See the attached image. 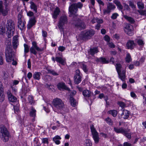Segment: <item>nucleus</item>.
<instances>
[{
	"label": "nucleus",
	"instance_id": "62",
	"mask_svg": "<svg viewBox=\"0 0 146 146\" xmlns=\"http://www.w3.org/2000/svg\"><path fill=\"white\" fill-rule=\"evenodd\" d=\"M1 29V34H3L5 33L6 30L5 28L2 27Z\"/></svg>",
	"mask_w": 146,
	"mask_h": 146
},
{
	"label": "nucleus",
	"instance_id": "61",
	"mask_svg": "<svg viewBox=\"0 0 146 146\" xmlns=\"http://www.w3.org/2000/svg\"><path fill=\"white\" fill-rule=\"evenodd\" d=\"M108 45L111 48H114L115 47V45L112 42H109Z\"/></svg>",
	"mask_w": 146,
	"mask_h": 146
},
{
	"label": "nucleus",
	"instance_id": "41",
	"mask_svg": "<svg viewBox=\"0 0 146 146\" xmlns=\"http://www.w3.org/2000/svg\"><path fill=\"white\" fill-rule=\"evenodd\" d=\"M115 66L117 72L121 71V69L122 68V66L120 64L117 63L116 64Z\"/></svg>",
	"mask_w": 146,
	"mask_h": 146
},
{
	"label": "nucleus",
	"instance_id": "53",
	"mask_svg": "<svg viewBox=\"0 0 146 146\" xmlns=\"http://www.w3.org/2000/svg\"><path fill=\"white\" fill-rule=\"evenodd\" d=\"M86 146H92V144L90 140L87 139L86 140Z\"/></svg>",
	"mask_w": 146,
	"mask_h": 146
},
{
	"label": "nucleus",
	"instance_id": "42",
	"mask_svg": "<svg viewBox=\"0 0 146 146\" xmlns=\"http://www.w3.org/2000/svg\"><path fill=\"white\" fill-rule=\"evenodd\" d=\"M24 53L25 55L26 53L29 52V49L28 45L26 44H24Z\"/></svg>",
	"mask_w": 146,
	"mask_h": 146
},
{
	"label": "nucleus",
	"instance_id": "29",
	"mask_svg": "<svg viewBox=\"0 0 146 146\" xmlns=\"http://www.w3.org/2000/svg\"><path fill=\"white\" fill-rule=\"evenodd\" d=\"M30 3L31 4L30 8L31 9H33L35 13H37V6L32 1L30 2Z\"/></svg>",
	"mask_w": 146,
	"mask_h": 146
},
{
	"label": "nucleus",
	"instance_id": "10",
	"mask_svg": "<svg viewBox=\"0 0 146 146\" xmlns=\"http://www.w3.org/2000/svg\"><path fill=\"white\" fill-rule=\"evenodd\" d=\"M125 28V31L128 35L131 36L133 35V27L132 25L129 24H128L126 25Z\"/></svg>",
	"mask_w": 146,
	"mask_h": 146
},
{
	"label": "nucleus",
	"instance_id": "35",
	"mask_svg": "<svg viewBox=\"0 0 146 146\" xmlns=\"http://www.w3.org/2000/svg\"><path fill=\"white\" fill-rule=\"evenodd\" d=\"M107 7L111 11V10L114 9L115 7L114 5L111 3H109L107 5Z\"/></svg>",
	"mask_w": 146,
	"mask_h": 146
},
{
	"label": "nucleus",
	"instance_id": "1",
	"mask_svg": "<svg viewBox=\"0 0 146 146\" xmlns=\"http://www.w3.org/2000/svg\"><path fill=\"white\" fill-rule=\"evenodd\" d=\"M95 33V31L92 29L82 32L78 35L77 39V40H85L90 39L94 35Z\"/></svg>",
	"mask_w": 146,
	"mask_h": 146
},
{
	"label": "nucleus",
	"instance_id": "34",
	"mask_svg": "<svg viewBox=\"0 0 146 146\" xmlns=\"http://www.w3.org/2000/svg\"><path fill=\"white\" fill-rule=\"evenodd\" d=\"M70 102L71 106L74 107L76 106V100L72 97H70Z\"/></svg>",
	"mask_w": 146,
	"mask_h": 146
},
{
	"label": "nucleus",
	"instance_id": "45",
	"mask_svg": "<svg viewBox=\"0 0 146 146\" xmlns=\"http://www.w3.org/2000/svg\"><path fill=\"white\" fill-rule=\"evenodd\" d=\"M131 60V58L130 54H127L125 58L126 62L129 63Z\"/></svg>",
	"mask_w": 146,
	"mask_h": 146
},
{
	"label": "nucleus",
	"instance_id": "63",
	"mask_svg": "<svg viewBox=\"0 0 146 146\" xmlns=\"http://www.w3.org/2000/svg\"><path fill=\"white\" fill-rule=\"evenodd\" d=\"M104 40L107 42H109L110 40L109 37L108 35H106L104 37Z\"/></svg>",
	"mask_w": 146,
	"mask_h": 146
},
{
	"label": "nucleus",
	"instance_id": "30",
	"mask_svg": "<svg viewBox=\"0 0 146 146\" xmlns=\"http://www.w3.org/2000/svg\"><path fill=\"white\" fill-rule=\"evenodd\" d=\"M41 74L40 72H35L33 74V78L35 79L38 80L40 79V76Z\"/></svg>",
	"mask_w": 146,
	"mask_h": 146
},
{
	"label": "nucleus",
	"instance_id": "39",
	"mask_svg": "<svg viewBox=\"0 0 146 146\" xmlns=\"http://www.w3.org/2000/svg\"><path fill=\"white\" fill-rule=\"evenodd\" d=\"M105 121L106 122V123L110 125H112L113 123V121H112V119L109 117H108L106 118Z\"/></svg>",
	"mask_w": 146,
	"mask_h": 146
},
{
	"label": "nucleus",
	"instance_id": "12",
	"mask_svg": "<svg viewBox=\"0 0 146 146\" xmlns=\"http://www.w3.org/2000/svg\"><path fill=\"white\" fill-rule=\"evenodd\" d=\"M127 49H133L135 46V43L133 40H129L126 44Z\"/></svg>",
	"mask_w": 146,
	"mask_h": 146
},
{
	"label": "nucleus",
	"instance_id": "60",
	"mask_svg": "<svg viewBox=\"0 0 146 146\" xmlns=\"http://www.w3.org/2000/svg\"><path fill=\"white\" fill-rule=\"evenodd\" d=\"M124 8L127 10H129L130 9L129 6L126 3H124Z\"/></svg>",
	"mask_w": 146,
	"mask_h": 146
},
{
	"label": "nucleus",
	"instance_id": "36",
	"mask_svg": "<svg viewBox=\"0 0 146 146\" xmlns=\"http://www.w3.org/2000/svg\"><path fill=\"white\" fill-rule=\"evenodd\" d=\"M98 61L102 62L103 64H108L109 63V61L103 57L100 58L98 59Z\"/></svg>",
	"mask_w": 146,
	"mask_h": 146
},
{
	"label": "nucleus",
	"instance_id": "55",
	"mask_svg": "<svg viewBox=\"0 0 146 146\" xmlns=\"http://www.w3.org/2000/svg\"><path fill=\"white\" fill-rule=\"evenodd\" d=\"M42 143L44 144H48V142L47 138H43L42 139Z\"/></svg>",
	"mask_w": 146,
	"mask_h": 146
},
{
	"label": "nucleus",
	"instance_id": "4",
	"mask_svg": "<svg viewBox=\"0 0 146 146\" xmlns=\"http://www.w3.org/2000/svg\"><path fill=\"white\" fill-rule=\"evenodd\" d=\"M83 6V4L80 2L73 3L69 6V11L71 15L77 13L78 8L81 9Z\"/></svg>",
	"mask_w": 146,
	"mask_h": 146
},
{
	"label": "nucleus",
	"instance_id": "7",
	"mask_svg": "<svg viewBox=\"0 0 146 146\" xmlns=\"http://www.w3.org/2000/svg\"><path fill=\"white\" fill-rule=\"evenodd\" d=\"M90 128L91 130L92 137L95 143H98L100 140L98 133L96 131V129L94 128V125L93 124L90 125Z\"/></svg>",
	"mask_w": 146,
	"mask_h": 146
},
{
	"label": "nucleus",
	"instance_id": "40",
	"mask_svg": "<svg viewBox=\"0 0 146 146\" xmlns=\"http://www.w3.org/2000/svg\"><path fill=\"white\" fill-rule=\"evenodd\" d=\"M125 18L127 20L131 23L133 24L135 22L133 18L130 17L125 16Z\"/></svg>",
	"mask_w": 146,
	"mask_h": 146
},
{
	"label": "nucleus",
	"instance_id": "18",
	"mask_svg": "<svg viewBox=\"0 0 146 146\" xmlns=\"http://www.w3.org/2000/svg\"><path fill=\"white\" fill-rule=\"evenodd\" d=\"M3 3V2L1 1V13L3 16H5L7 14L8 9L7 7L8 5L7 6H5V9H3L2 7Z\"/></svg>",
	"mask_w": 146,
	"mask_h": 146
},
{
	"label": "nucleus",
	"instance_id": "9",
	"mask_svg": "<svg viewBox=\"0 0 146 146\" xmlns=\"http://www.w3.org/2000/svg\"><path fill=\"white\" fill-rule=\"evenodd\" d=\"M73 24L76 27L80 29H84L86 27L84 23L79 19L76 18V20H74Z\"/></svg>",
	"mask_w": 146,
	"mask_h": 146
},
{
	"label": "nucleus",
	"instance_id": "21",
	"mask_svg": "<svg viewBox=\"0 0 146 146\" xmlns=\"http://www.w3.org/2000/svg\"><path fill=\"white\" fill-rule=\"evenodd\" d=\"M130 114L129 111L126 110H123L121 115L122 117L124 119H127L129 117Z\"/></svg>",
	"mask_w": 146,
	"mask_h": 146
},
{
	"label": "nucleus",
	"instance_id": "38",
	"mask_svg": "<svg viewBox=\"0 0 146 146\" xmlns=\"http://www.w3.org/2000/svg\"><path fill=\"white\" fill-rule=\"evenodd\" d=\"M28 100L29 101V103L31 104H33L35 103V101L34 100L33 97L31 95L28 96Z\"/></svg>",
	"mask_w": 146,
	"mask_h": 146
},
{
	"label": "nucleus",
	"instance_id": "43",
	"mask_svg": "<svg viewBox=\"0 0 146 146\" xmlns=\"http://www.w3.org/2000/svg\"><path fill=\"white\" fill-rule=\"evenodd\" d=\"M137 5L138 8L139 9H141L144 8V5L142 2H141L140 1L138 2L137 3Z\"/></svg>",
	"mask_w": 146,
	"mask_h": 146
},
{
	"label": "nucleus",
	"instance_id": "16",
	"mask_svg": "<svg viewBox=\"0 0 146 146\" xmlns=\"http://www.w3.org/2000/svg\"><path fill=\"white\" fill-rule=\"evenodd\" d=\"M36 22V21L35 17L30 19L27 25L28 29H30L33 26L35 25Z\"/></svg>",
	"mask_w": 146,
	"mask_h": 146
},
{
	"label": "nucleus",
	"instance_id": "15",
	"mask_svg": "<svg viewBox=\"0 0 146 146\" xmlns=\"http://www.w3.org/2000/svg\"><path fill=\"white\" fill-rule=\"evenodd\" d=\"M36 111L35 109L33 107H31L30 111L29 112V115L31 117H33L32 119L33 122L35 121V117L36 115Z\"/></svg>",
	"mask_w": 146,
	"mask_h": 146
},
{
	"label": "nucleus",
	"instance_id": "51",
	"mask_svg": "<svg viewBox=\"0 0 146 146\" xmlns=\"http://www.w3.org/2000/svg\"><path fill=\"white\" fill-rule=\"evenodd\" d=\"M118 16L119 15L117 13H114L112 14L111 16V18L113 19H116Z\"/></svg>",
	"mask_w": 146,
	"mask_h": 146
},
{
	"label": "nucleus",
	"instance_id": "49",
	"mask_svg": "<svg viewBox=\"0 0 146 146\" xmlns=\"http://www.w3.org/2000/svg\"><path fill=\"white\" fill-rule=\"evenodd\" d=\"M123 134L129 139L131 138V134L128 133L127 131L125 130V132Z\"/></svg>",
	"mask_w": 146,
	"mask_h": 146
},
{
	"label": "nucleus",
	"instance_id": "26",
	"mask_svg": "<svg viewBox=\"0 0 146 146\" xmlns=\"http://www.w3.org/2000/svg\"><path fill=\"white\" fill-rule=\"evenodd\" d=\"M82 94L84 97L89 98L91 96V92L88 90H85L83 91Z\"/></svg>",
	"mask_w": 146,
	"mask_h": 146
},
{
	"label": "nucleus",
	"instance_id": "33",
	"mask_svg": "<svg viewBox=\"0 0 146 146\" xmlns=\"http://www.w3.org/2000/svg\"><path fill=\"white\" fill-rule=\"evenodd\" d=\"M3 88L2 89V86H1V102H4L5 98V96L3 93V91L2 90Z\"/></svg>",
	"mask_w": 146,
	"mask_h": 146
},
{
	"label": "nucleus",
	"instance_id": "13",
	"mask_svg": "<svg viewBox=\"0 0 146 146\" xmlns=\"http://www.w3.org/2000/svg\"><path fill=\"white\" fill-rule=\"evenodd\" d=\"M8 100L10 102H14L16 101L17 98L13 95L10 91H8L7 92Z\"/></svg>",
	"mask_w": 146,
	"mask_h": 146
},
{
	"label": "nucleus",
	"instance_id": "59",
	"mask_svg": "<svg viewBox=\"0 0 146 146\" xmlns=\"http://www.w3.org/2000/svg\"><path fill=\"white\" fill-rule=\"evenodd\" d=\"M27 14L29 17H32L34 15V13L31 11H29L27 12Z\"/></svg>",
	"mask_w": 146,
	"mask_h": 146
},
{
	"label": "nucleus",
	"instance_id": "57",
	"mask_svg": "<svg viewBox=\"0 0 146 146\" xmlns=\"http://www.w3.org/2000/svg\"><path fill=\"white\" fill-rule=\"evenodd\" d=\"M58 49L60 51L62 52L65 50V48L62 46H60L58 47Z\"/></svg>",
	"mask_w": 146,
	"mask_h": 146
},
{
	"label": "nucleus",
	"instance_id": "54",
	"mask_svg": "<svg viewBox=\"0 0 146 146\" xmlns=\"http://www.w3.org/2000/svg\"><path fill=\"white\" fill-rule=\"evenodd\" d=\"M118 104L119 106L122 108H124L126 106V104L125 103L123 102H119Z\"/></svg>",
	"mask_w": 146,
	"mask_h": 146
},
{
	"label": "nucleus",
	"instance_id": "20",
	"mask_svg": "<svg viewBox=\"0 0 146 146\" xmlns=\"http://www.w3.org/2000/svg\"><path fill=\"white\" fill-rule=\"evenodd\" d=\"M60 12L59 8L58 7H56L52 14L53 18L54 19H56L58 16L59 15Z\"/></svg>",
	"mask_w": 146,
	"mask_h": 146
},
{
	"label": "nucleus",
	"instance_id": "24",
	"mask_svg": "<svg viewBox=\"0 0 146 146\" xmlns=\"http://www.w3.org/2000/svg\"><path fill=\"white\" fill-rule=\"evenodd\" d=\"M56 61L60 63L62 65H65V60L62 58V57H56Z\"/></svg>",
	"mask_w": 146,
	"mask_h": 146
},
{
	"label": "nucleus",
	"instance_id": "37",
	"mask_svg": "<svg viewBox=\"0 0 146 146\" xmlns=\"http://www.w3.org/2000/svg\"><path fill=\"white\" fill-rule=\"evenodd\" d=\"M108 113L111 114L113 117H116L117 115V111L116 110H110L108 111Z\"/></svg>",
	"mask_w": 146,
	"mask_h": 146
},
{
	"label": "nucleus",
	"instance_id": "32",
	"mask_svg": "<svg viewBox=\"0 0 146 146\" xmlns=\"http://www.w3.org/2000/svg\"><path fill=\"white\" fill-rule=\"evenodd\" d=\"M61 139V138L60 136L56 135L53 138V140L55 143L57 145H58L60 143V141L59 140Z\"/></svg>",
	"mask_w": 146,
	"mask_h": 146
},
{
	"label": "nucleus",
	"instance_id": "14",
	"mask_svg": "<svg viewBox=\"0 0 146 146\" xmlns=\"http://www.w3.org/2000/svg\"><path fill=\"white\" fill-rule=\"evenodd\" d=\"M18 38V36L17 35L13 37L12 43L13 48L14 49H16L19 44Z\"/></svg>",
	"mask_w": 146,
	"mask_h": 146
},
{
	"label": "nucleus",
	"instance_id": "27",
	"mask_svg": "<svg viewBox=\"0 0 146 146\" xmlns=\"http://www.w3.org/2000/svg\"><path fill=\"white\" fill-rule=\"evenodd\" d=\"M79 63V65L81 68L82 69L84 72H86L88 70V69L87 65L84 62H81Z\"/></svg>",
	"mask_w": 146,
	"mask_h": 146
},
{
	"label": "nucleus",
	"instance_id": "56",
	"mask_svg": "<svg viewBox=\"0 0 146 146\" xmlns=\"http://www.w3.org/2000/svg\"><path fill=\"white\" fill-rule=\"evenodd\" d=\"M42 36L44 38V40H45V38H44L46 37L47 36V32L44 30H42Z\"/></svg>",
	"mask_w": 146,
	"mask_h": 146
},
{
	"label": "nucleus",
	"instance_id": "2",
	"mask_svg": "<svg viewBox=\"0 0 146 146\" xmlns=\"http://www.w3.org/2000/svg\"><path fill=\"white\" fill-rule=\"evenodd\" d=\"M53 109L55 111L63 109L64 105L62 100L59 98L54 99L53 100Z\"/></svg>",
	"mask_w": 146,
	"mask_h": 146
},
{
	"label": "nucleus",
	"instance_id": "8",
	"mask_svg": "<svg viewBox=\"0 0 146 146\" xmlns=\"http://www.w3.org/2000/svg\"><path fill=\"white\" fill-rule=\"evenodd\" d=\"M32 46L30 48V51L31 53L35 55L37 54V52L35 49L38 51L41 52L43 50V48H39L37 46L36 42L35 41H33L32 42Z\"/></svg>",
	"mask_w": 146,
	"mask_h": 146
},
{
	"label": "nucleus",
	"instance_id": "25",
	"mask_svg": "<svg viewBox=\"0 0 146 146\" xmlns=\"http://www.w3.org/2000/svg\"><path fill=\"white\" fill-rule=\"evenodd\" d=\"M98 52V50L97 47H95L93 48H90V49L88 53L92 55H94L95 54Z\"/></svg>",
	"mask_w": 146,
	"mask_h": 146
},
{
	"label": "nucleus",
	"instance_id": "50",
	"mask_svg": "<svg viewBox=\"0 0 146 146\" xmlns=\"http://www.w3.org/2000/svg\"><path fill=\"white\" fill-rule=\"evenodd\" d=\"M48 72L52 74L53 76H57L58 75V74L54 70H48Z\"/></svg>",
	"mask_w": 146,
	"mask_h": 146
},
{
	"label": "nucleus",
	"instance_id": "44",
	"mask_svg": "<svg viewBox=\"0 0 146 146\" xmlns=\"http://www.w3.org/2000/svg\"><path fill=\"white\" fill-rule=\"evenodd\" d=\"M103 15H106V14L109 15L111 12V11L107 8H106V9H104L103 10Z\"/></svg>",
	"mask_w": 146,
	"mask_h": 146
},
{
	"label": "nucleus",
	"instance_id": "22",
	"mask_svg": "<svg viewBox=\"0 0 146 146\" xmlns=\"http://www.w3.org/2000/svg\"><path fill=\"white\" fill-rule=\"evenodd\" d=\"M14 29H7V34L8 38H11L13 35Z\"/></svg>",
	"mask_w": 146,
	"mask_h": 146
},
{
	"label": "nucleus",
	"instance_id": "47",
	"mask_svg": "<svg viewBox=\"0 0 146 146\" xmlns=\"http://www.w3.org/2000/svg\"><path fill=\"white\" fill-rule=\"evenodd\" d=\"M82 76V74L80 73V70L79 69L76 70L74 76Z\"/></svg>",
	"mask_w": 146,
	"mask_h": 146
},
{
	"label": "nucleus",
	"instance_id": "46",
	"mask_svg": "<svg viewBox=\"0 0 146 146\" xmlns=\"http://www.w3.org/2000/svg\"><path fill=\"white\" fill-rule=\"evenodd\" d=\"M129 6L133 9H136V6L134 4L133 2L131 1H129Z\"/></svg>",
	"mask_w": 146,
	"mask_h": 146
},
{
	"label": "nucleus",
	"instance_id": "64",
	"mask_svg": "<svg viewBox=\"0 0 146 146\" xmlns=\"http://www.w3.org/2000/svg\"><path fill=\"white\" fill-rule=\"evenodd\" d=\"M19 83V81L17 80H14L13 82V85H16L18 84Z\"/></svg>",
	"mask_w": 146,
	"mask_h": 146
},
{
	"label": "nucleus",
	"instance_id": "23",
	"mask_svg": "<svg viewBox=\"0 0 146 146\" xmlns=\"http://www.w3.org/2000/svg\"><path fill=\"white\" fill-rule=\"evenodd\" d=\"M18 28L22 30L25 29V25L24 22L22 21H18L17 23Z\"/></svg>",
	"mask_w": 146,
	"mask_h": 146
},
{
	"label": "nucleus",
	"instance_id": "31",
	"mask_svg": "<svg viewBox=\"0 0 146 146\" xmlns=\"http://www.w3.org/2000/svg\"><path fill=\"white\" fill-rule=\"evenodd\" d=\"M82 76H74V82L76 84H78L80 83L82 81Z\"/></svg>",
	"mask_w": 146,
	"mask_h": 146
},
{
	"label": "nucleus",
	"instance_id": "17",
	"mask_svg": "<svg viewBox=\"0 0 146 146\" xmlns=\"http://www.w3.org/2000/svg\"><path fill=\"white\" fill-rule=\"evenodd\" d=\"M57 87L60 90L64 89L68 90H70L69 88L66 87L64 83L63 82H60L58 83L57 85Z\"/></svg>",
	"mask_w": 146,
	"mask_h": 146
},
{
	"label": "nucleus",
	"instance_id": "19",
	"mask_svg": "<svg viewBox=\"0 0 146 146\" xmlns=\"http://www.w3.org/2000/svg\"><path fill=\"white\" fill-rule=\"evenodd\" d=\"M7 24L8 25L7 29H14V23L12 20L9 19L7 21Z\"/></svg>",
	"mask_w": 146,
	"mask_h": 146
},
{
	"label": "nucleus",
	"instance_id": "3",
	"mask_svg": "<svg viewBox=\"0 0 146 146\" xmlns=\"http://www.w3.org/2000/svg\"><path fill=\"white\" fill-rule=\"evenodd\" d=\"M13 50L11 47V46H7L5 51V58L8 62H11L14 60V54L13 53Z\"/></svg>",
	"mask_w": 146,
	"mask_h": 146
},
{
	"label": "nucleus",
	"instance_id": "28",
	"mask_svg": "<svg viewBox=\"0 0 146 146\" xmlns=\"http://www.w3.org/2000/svg\"><path fill=\"white\" fill-rule=\"evenodd\" d=\"M125 130L122 127L118 128L117 127H114V131L117 133H122L123 134L125 132Z\"/></svg>",
	"mask_w": 146,
	"mask_h": 146
},
{
	"label": "nucleus",
	"instance_id": "58",
	"mask_svg": "<svg viewBox=\"0 0 146 146\" xmlns=\"http://www.w3.org/2000/svg\"><path fill=\"white\" fill-rule=\"evenodd\" d=\"M96 22H97L98 24H99L102 23L103 22V21L102 19H99L97 18H96Z\"/></svg>",
	"mask_w": 146,
	"mask_h": 146
},
{
	"label": "nucleus",
	"instance_id": "11",
	"mask_svg": "<svg viewBox=\"0 0 146 146\" xmlns=\"http://www.w3.org/2000/svg\"><path fill=\"white\" fill-rule=\"evenodd\" d=\"M125 73L126 70H124L117 72L119 78L123 82H125V80L126 79Z\"/></svg>",
	"mask_w": 146,
	"mask_h": 146
},
{
	"label": "nucleus",
	"instance_id": "6",
	"mask_svg": "<svg viewBox=\"0 0 146 146\" xmlns=\"http://www.w3.org/2000/svg\"><path fill=\"white\" fill-rule=\"evenodd\" d=\"M68 22L67 17L65 15L61 16L60 18L58 23V27L61 32H63L64 26Z\"/></svg>",
	"mask_w": 146,
	"mask_h": 146
},
{
	"label": "nucleus",
	"instance_id": "5",
	"mask_svg": "<svg viewBox=\"0 0 146 146\" xmlns=\"http://www.w3.org/2000/svg\"><path fill=\"white\" fill-rule=\"evenodd\" d=\"M1 133H2V139L4 142L8 141L10 136L9 132L3 125H1Z\"/></svg>",
	"mask_w": 146,
	"mask_h": 146
},
{
	"label": "nucleus",
	"instance_id": "52",
	"mask_svg": "<svg viewBox=\"0 0 146 146\" xmlns=\"http://www.w3.org/2000/svg\"><path fill=\"white\" fill-rule=\"evenodd\" d=\"M138 11L140 14L141 15H146V10H138Z\"/></svg>",
	"mask_w": 146,
	"mask_h": 146
},
{
	"label": "nucleus",
	"instance_id": "48",
	"mask_svg": "<svg viewBox=\"0 0 146 146\" xmlns=\"http://www.w3.org/2000/svg\"><path fill=\"white\" fill-rule=\"evenodd\" d=\"M135 41L137 42L139 45H143L144 43L143 40L141 39H136Z\"/></svg>",
	"mask_w": 146,
	"mask_h": 146
}]
</instances>
